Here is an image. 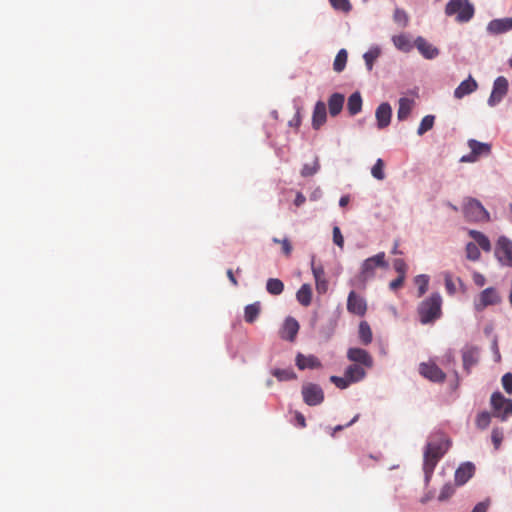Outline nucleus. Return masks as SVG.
Here are the masks:
<instances>
[{
	"label": "nucleus",
	"instance_id": "obj_1",
	"mask_svg": "<svg viewBox=\"0 0 512 512\" xmlns=\"http://www.w3.org/2000/svg\"><path fill=\"white\" fill-rule=\"evenodd\" d=\"M448 449V445L444 440L441 441H433L429 442L426 445V449L424 451V463L423 470L425 473V482L429 483L433 471L438 463V461L442 458L445 452Z\"/></svg>",
	"mask_w": 512,
	"mask_h": 512
},
{
	"label": "nucleus",
	"instance_id": "obj_2",
	"mask_svg": "<svg viewBox=\"0 0 512 512\" xmlns=\"http://www.w3.org/2000/svg\"><path fill=\"white\" fill-rule=\"evenodd\" d=\"M417 312L422 324L425 325L435 322L442 315L441 295L439 293L431 294V296L419 304Z\"/></svg>",
	"mask_w": 512,
	"mask_h": 512
},
{
	"label": "nucleus",
	"instance_id": "obj_3",
	"mask_svg": "<svg viewBox=\"0 0 512 512\" xmlns=\"http://www.w3.org/2000/svg\"><path fill=\"white\" fill-rule=\"evenodd\" d=\"M465 218L471 222H488L490 215L483 205L474 198H466L463 204Z\"/></svg>",
	"mask_w": 512,
	"mask_h": 512
},
{
	"label": "nucleus",
	"instance_id": "obj_4",
	"mask_svg": "<svg viewBox=\"0 0 512 512\" xmlns=\"http://www.w3.org/2000/svg\"><path fill=\"white\" fill-rule=\"evenodd\" d=\"M445 13L448 16L457 13L458 22H468L474 15V8L468 0H450L446 5Z\"/></svg>",
	"mask_w": 512,
	"mask_h": 512
},
{
	"label": "nucleus",
	"instance_id": "obj_5",
	"mask_svg": "<svg viewBox=\"0 0 512 512\" xmlns=\"http://www.w3.org/2000/svg\"><path fill=\"white\" fill-rule=\"evenodd\" d=\"M468 147L471 152L468 155H463L460 158V162L462 163H474L477 162L481 157H486L491 154V144L479 142L475 139H469Z\"/></svg>",
	"mask_w": 512,
	"mask_h": 512
},
{
	"label": "nucleus",
	"instance_id": "obj_6",
	"mask_svg": "<svg viewBox=\"0 0 512 512\" xmlns=\"http://www.w3.org/2000/svg\"><path fill=\"white\" fill-rule=\"evenodd\" d=\"M491 406L495 417L506 420L512 414V400L505 398L500 392L491 396Z\"/></svg>",
	"mask_w": 512,
	"mask_h": 512
},
{
	"label": "nucleus",
	"instance_id": "obj_7",
	"mask_svg": "<svg viewBox=\"0 0 512 512\" xmlns=\"http://www.w3.org/2000/svg\"><path fill=\"white\" fill-rule=\"evenodd\" d=\"M501 302V297L497 290L493 287L484 289L474 300V308L476 311H483L486 307L497 305Z\"/></svg>",
	"mask_w": 512,
	"mask_h": 512
},
{
	"label": "nucleus",
	"instance_id": "obj_8",
	"mask_svg": "<svg viewBox=\"0 0 512 512\" xmlns=\"http://www.w3.org/2000/svg\"><path fill=\"white\" fill-rule=\"evenodd\" d=\"M302 396L304 402L309 406L319 405L324 400L322 388L314 383H307L303 385Z\"/></svg>",
	"mask_w": 512,
	"mask_h": 512
},
{
	"label": "nucleus",
	"instance_id": "obj_9",
	"mask_svg": "<svg viewBox=\"0 0 512 512\" xmlns=\"http://www.w3.org/2000/svg\"><path fill=\"white\" fill-rule=\"evenodd\" d=\"M388 267L384 258H366L361 267L360 280L366 282L375 275L378 268L386 269Z\"/></svg>",
	"mask_w": 512,
	"mask_h": 512
},
{
	"label": "nucleus",
	"instance_id": "obj_10",
	"mask_svg": "<svg viewBox=\"0 0 512 512\" xmlns=\"http://www.w3.org/2000/svg\"><path fill=\"white\" fill-rule=\"evenodd\" d=\"M420 374L430 381L442 383L446 379V374L433 362H423L419 365Z\"/></svg>",
	"mask_w": 512,
	"mask_h": 512
},
{
	"label": "nucleus",
	"instance_id": "obj_11",
	"mask_svg": "<svg viewBox=\"0 0 512 512\" xmlns=\"http://www.w3.org/2000/svg\"><path fill=\"white\" fill-rule=\"evenodd\" d=\"M347 310L351 314L364 316L367 311V302L355 291H351L347 298Z\"/></svg>",
	"mask_w": 512,
	"mask_h": 512
},
{
	"label": "nucleus",
	"instance_id": "obj_12",
	"mask_svg": "<svg viewBox=\"0 0 512 512\" xmlns=\"http://www.w3.org/2000/svg\"><path fill=\"white\" fill-rule=\"evenodd\" d=\"M508 92V81L505 77L499 76L493 83V89L488 99L490 106L498 104Z\"/></svg>",
	"mask_w": 512,
	"mask_h": 512
},
{
	"label": "nucleus",
	"instance_id": "obj_13",
	"mask_svg": "<svg viewBox=\"0 0 512 512\" xmlns=\"http://www.w3.org/2000/svg\"><path fill=\"white\" fill-rule=\"evenodd\" d=\"M463 368L467 373H470L471 368L479 361V348L472 345H466L462 349Z\"/></svg>",
	"mask_w": 512,
	"mask_h": 512
},
{
	"label": "nucleus",
	"instance_id": "obj_14",
	"mask_svg": "<svg viewBox=\"0 0 512 512\" xmlns=\"http://www.w3.org/2000/svg\"><path fill=\"white\" fill-rule=\"evenodd\" d=\"M347 358L352 362L359 363L368 368L373 365L371 355L362 348H350L347 352Z\"/></svg>",
	"mask_w": 512,
	"mask_h": 512
},
{
	"label": "nucleus",
	"instance_id": "obj_15",
	"mask_svg": "<svg viewBox=\"0 0 512 512\" xmlns=\"http://www.w3.org/2000/svg\"><path fill=\"white\" fill-rule=\"evenodd\" d=\"M299 331V323L293 317H287L280 332V336L284 340L293 342Z\"/></svg>",
	"mask_w": 512,
	"mask_h": 512
},
{
	"label": "nucleus",
	"instance_id": "obj_16",
	"mask_svg": "<svg viewBox=\"0 0 512 512\" xmlns=\"http://www.w3.org/2000/svg\"><path fill=\"white\" fill-rule=\"evenodd\" d=\"M487 30L491 34H502L512 30V17L490 21Z\"/></svg>",
	"mask_w": 512,
	"mask_h": 512
},
{
	"label": "nucleus",
	"instance_id": "obj_17",
	"mask_svg": "<svg viewBox=\"0 0 512 512\" xmlns=\"http://www.w3.org/2000/svg\"><path fill=\"white\" fill-rule=\"evenodd\" d=\"M392 109L388 103H382L376 109V120L379 129H383L390 124Z\"/></svg>",
	"mask_w": 512,
	"mask_h": 512
},
{
	"label": "nucleus",
	"instance_id": "obj_18",
	"mask_svg": "<svg viewBox=\"0 0 512 512\" xmlns=\"http://www.w3.org/2000/svg\"><path fill=\"white\" fill-rule=\"evenodd\" d=\"M415 46L426 59H433L439 54V50L421 36L416 38Z\"/></svg>",
	"mask_w": 512,
	"mask_h": 512
},
{
	"label": "nucleus",
	"instance_id": "obj_19",
	"mask_svg": "<svg viewBox=\"0 0 512 512\" xmlns=\"http://www.w3.org/2000/svg\"><path fill=\"white\" fill-rule=\"evenodd\" d=\"M326 118V104L323 101L316 102L312 115L313 128L319 129L326 122Z\"/></svg>",
	"mask_w": 512,
	"mask_h": 512
},
{
	"label": "nucleus",
	"instance_id": "obj_20",
	"mask_svg": "<svg viewBox=\"0 0 512 512\" xmlns=\"http://www.w3.org/2000/svg\"><path fill=\"white\" fill-rule=\"evenodd\" d=\"M475 467L472 463L467 462L458 467L455 472V482L458 485L465 484L474 474Z\"/></svg>",
	"mask_w": 512,
	"mask_h": 512
},
{
	"label": "nucleus",
	"instance_id": "obj_21",
	"mask_svg": "<svg viewBox=\"0 0 512 512\" xmlns=\"http://www.w3.org/2000/svg\"><path fill=\"white\" fill-rule=\"evenodd\" d=\"M477 88V82L472 78V76H469L468 79L462 81L454 90V97L462 99L464 96L473 93Z\"/></svg>",
	"mask_w": 512,
	"mask_h": 512
},
{
	"label": "nucleus",
	"instance_id": "obj_22",
	"mask_svg": "<svg viewBox=\"0 0 512 512\" xmlns=\"http://www.w3.org/2000/svg\"><path fill=\"white\" fill-rule=\"evenodd\" d=\"M296 365L300 370H304L306 368L314 369L321 367V363L317 357L313 355L305 356L300 353L296 357Z\"/></svg>",
	"mask_w": 512,
	"mask_h": 512
},
{
	"label": "nucleus",
	"instance_id": "obj_23",
	"mask_svg": "<svg viewBox=\"0 0 512 512\" xmlns=\"http://www.w3.org/2000/svg\"><path fill=\"white\" fill-rule=\"evenodd\" d=\"M344 95L340 93H333L328 99V108L331 116H337L343 109Z\"/></svg>",
	"mask_w": 512,
	"mask_h": 512
},
{
	"label": "nucleus",
	"instance_id": "obj_24",
	"mask_svg": "<svg viewBox=\"0 0 512 512\" xmlns=\"http://www.w3.org/2000/svg\"><path fill=\"white\" fill-rule=\"evenodd\" d=\"M414 106V101L412 99L403 97L399 99V107L397 111V117L400 121H403L408 118L410 115L412 108Z\"/></svg>",
	"mask_w": 512,
	"mask_h": 512
},
{
	"label": "nucleus",
	"instance_id": "obj_25",
	"mask_svg": "<svg viewBox=\"0 0 512 512\" xmlns=\"http://www.w3.org/2000/svg\"><path fill=\"white\" fill-rule=\"evenodd\" d=\"M365 375V370L357 364L348 366L345 371V376L350 380L351 383L362 380Z\"/></svg>",
	"mask_w": 512,
	"mask_h": 512
},
{
	"label": "nucleus",
	"instance_id": "obj_26",
	"mask_svg": "<svg viewBox=\"0 0 512 512\" xmlns=\"http://www.w3.org/2000/svg\"><path fill=\"white\" fill-rule=\"evenodd\" d=\"M362 97L359 92H354L348 98L347 110L350 115L354 116L361 111Z\"/></svg>",
	"mask_w": 512,
	"mask_h": 512
},
{
	"label": "nucleus",
	"instance_id": "obj_27",
	"mask_svg": "<svg viewBox=\"0 0 512 512\" xmlns=\"http://www.w3.org/2000/svg\"><path fill=\"white\" fill-rule=\"evenodd\" d=\"M296 298L298 302L307 307L311 304L312 301V289L309 284H303L300 289L297 291Z\"/></svg>",
	"mask_w": 512,
	"mask_h": 512
},
{
	"label": "nucleus",
	"instance_id": "obj_28",
	"mask_svg": "<svg viewBox=\"0 0 512 512\" xmlns=\"http://www.w3.org/2000/svg\"><path fill=\"white\" fill-rule=\"evenodd\" d=\"M395 47L403 52H409L413 48L410 38L406 34L395 35L392 38Z\"/></svg>",
	"mask_w": 512,
	"mask_h": 512
},
{
	"label": "nucleus",
	"instance_id": "obj_29",
	"mask_svg": "<svg viewBox=\"0 0 512 512\" xmlns=\"http://www.w3.org/2000/svg\"><path fill=\"white\" fill-rule=\"evenodd\" d=\"M470 236L474 239L476 244L485 252L489 253L491 251V244L489 239L481 232L471 230Z\"/></svg>",
	"mask_w": 512,
	"mask_h": 512
},
{
	"label": "nucleus",
	"instance_id": "obj_30",
	"mask_svg": "<svg viewBox=\"0 0 512 512\" xmlns=\"http://www.w3.org/2000/svg\"><path fill=\"white\" fill-rule=\"evenodd\" d=\"M496 254L512 256V241L505 236L499 237L496 245Z\"/></svg>",
	"mask_w": 512,
	"mask_h": 512
},
{
	"label": "nucleus",
	"instance_id": "obj_31",
	"mask_svg": "<svg viewBox=\"0 0 512 512\" xmlns=\"http://www.w3.org/2000/svg\"><path fill=\"white\" fill-rule=\"evenodd\" d=\"M260 303L255 302L253 304H249L245 307L244 310V319L247 323H253L260 314Z\"/></svg>",
	"mask_w": 512,
	"mask_h": 512
},
{
	"label": "nucleus",
	"instance_id": "obj_32",
	"mask_svg": "<svg viewBox=\"0 0 512 512\" xmlns=\"http://www.w3.org/2000/svg\"><path fill=\"white\" fill-rule=\"evenodd\" d=\"M359 339L364 345H368L372 342V330L366 321H362L359 324Z\"/></svg>",
	"mask_w": 512,
	"mask_h": 512
},
{
	"label": "nucleus",
	"instance_id": "obj_33",
	"mask_svg": "<svg viewBox=\"0 0 512 512\" xmlns=\"http://www.w3.org/2000/svg\"><path fill=\"white\" fill-rule=\"evenodd\" d=\"M266 289L272 295H280L284 290V284L277 278H270L267 281Z\"/></svg>",
	"mask_w": 512,
	"mask_h": 512
},
{
	"label": "nucleus",
	"instance_id": "obj_34",
	"mask_svg": "<svg viewBox=\"0 0 512 512\" xmlns=\"http://www.w3.org/2000/svg\"><path fill=\"white\" fill-rule=\"evenodd\" d=\"M347 58H348V54H347V51L345 49H341L335 59H334V63H333V69L336 71V72H342L346 66V63H347Z\"/></svg>",
	"mask_w": 512,
	"mask_h": 512
},
{
	"label": "nucleus",
	"instance_id": "obj_35",
	"mask_svg": "<svg viewBox=\"0 0 512 512\" xmlns=\"http://www.w3.org/2000/svg\"><path fill=\"white\" fill-rule=\"evenodd\" d=\"M272 375L275 376L279 381H289L296 378V374L292 369H274Z\"/></svg>",
	"mask_w": 512,
	"mask_h": 512
},
{
	"label": "nucleus",
	"instance_id": "obj_36",
	"mask_svg": "<svg viewBox=\"0 0 512 512\" xmlns=\"http://www.w3.org/2000/svg\"><path fill=\"white\" fill-rule=\"evenodd\" d=\"M435 121V117L433 115H426L420 122V125L417 130V134L419 136H422L427 131L431 130L433 128Z\"/></svg>",
	"mask_w": 512,
	"mask_h": 512
},
{
	"label": "nucleus",
	"instance_id": "obj_37",
	"mask_svg": "<svg viewBox=\"0 0 512 512\" xmlns=\"http://www.w3.org/2000/svg\"><path fill=\"white\" fill-rule=\"evenodd\" d=\"M415 284L418 287V296H423L428 290L429 277L427 275H418L415 277Z\"/></svg>",
	"mask_w": 512,
	"mask_h": 512
},
{
	"label": "nucleus",
	"instance_id": "obj_38",
	"mask_svg": "<svg viewBox=\"0 0 512 512\" xmlns=\"http://www.w3.org/2000/svg\"><path fill=\"white\" fill-rule=\"evenodd\" d=\"M371 174L377 180H383L385 178L384 162L382 159H377L376 163L373 165L371 169Z\"/></svg>",
	"mask_w": 512,
	"mask_h": 512
},
{
	"label": "nucleus",
	"instance_id": "obj_39",
	"mask_svg": "<svg viewBox=\"0 0 512 512\" xmlns=\"http://www.w3.org/2000/svg\"><path fill=\"white\" fill-rule=\"evenodd\" d=\"M380 54V51L378 48H375V49H372V50H369L368 52H366L364 54V60H365V63H366V66H367V69L369 71L372 70L373 68V63L374 61L377 59V57L379 56Z\"/></svg>",
	"mask_w": 512,
	"mask_h": 512
},
{
	"label": "nucleus",
	"instance_id": "obj_40",
	"mask_svg": "<svg viewBox=\"0 0 512 512\" xmlns=\"http://www.w3.org/2000/svg\"><path fill=\"white\" fill-rule=\"evenodd\" d=\"M490 421H491L490 414L486 411H483V412L479 413L476 417V426L482 430L486 429L489 426Z\"/></svg>",
	"mask_w": 512,
	"mask_h": 512
},
{
	"label": "nucleus",
	"instance_id": "obj_41",
	"mask_svg": "<svg viewBox=\"0 0 512 512\" xmlns=\"http://www.w3.org/2000/svg\"><path fill=\"white\" fill-rule=\"evenodd\" d=\"M455 492V487L452 483H446L440 491L438 500L443 502L448 500Z\"/></svg>",
	"mask_w": 512,
	"mask_h": 512
},
{
	"label": "nucleus",
	"instance_id": "obj_42",
	"mask_svg": "<svg viewBox=\"0 0 512 512\" xmlns=\"http://www.w3.org/2000/svg\"><path fill=\"white\" fill-rule=\"evenodd\" d=\"M319 162L318 159H315V161L312 164H305L302 167L301 175L303 177H308L314 175L319 170Z\"/></svg>",
	"mask_w": 512,
	"mask_h": 512
},
{
	"label": "nucleus",
	"instance_id": "obj_43",
	"mask_svg": "<svg viewBox=\"0 0 512 512\" xmlns=\"http://www.w3.org/2000/svg\"><path fill=\"white\" fill-rule=\"evenodd\" d=\"M393 19L396 23H398L402 27H406L408 24V15L402 9H395Z\"/></svg>",
	"mask_w": 512,
	"mask_h": 512
},
{
	"label": "nucleus",
	"instance_id": "obj_44",
	"mask_svg": "<svg viewBox=\"0 0 512 512\" xmlns=\"http://www.w3.org/2000/svg\"><path fill=\"white\" fill-rule=\"evenodd\" d=\"M332 7L342 12H349L351 10V4L349 0H330Z\"/></svg>",
	"mask_w": 512,
	"mask_h": 512
},
{
	"label": "nucleus",
	"instance_id": "obj_45",
	"mask_svg": "<svg viewBox=\"0 0 512 512\" xmlns=\"http://www.w3.org/2000/svg\"><path fill=\"white\" fill-rule=\"evenodd\" d=\"M444 283L445 288L448 294L453 295L456 293V285L454 283V280L452 278V275L449 272H444Z\"/></svg>",
	"mask_w": 512,
	"mask_h": 512
},
{
	"label": "nucleus",
	"instance_id": "obj_46",
	"mask_svg": "<svg viewBox=\"0 0 512 512\" xmlns=\"http://www.w3.org/2000/svg\"><path fill=\"white\" fill-rule=\"evenodd\" d=\"M330 381L340 389H345L351 384L350 380L346 376H331Z\"/></svg>",
	"mask_w": 512,
	"mask_h": 512
},
{
	"label": "nucleus",
	"instance_id": "obj_47",
	"mask_svg": "<svg viewBox=\"0 0 512 512\" xmlns=\"http://www.w3.org/2000/svg\"><path fill=\"white\" fill-rule=\"evenodd\" d=\"M394 269L398 273V276L406 277L407 264L402 259H397L394 262Z\"/></svg>",
	"mask_w": 512,
	"mask_h": 512
},
{
	"label": "nucleus",
	"instance_id": "obj_48",
	"mask_svg": "<svg viewBox=\"0 0 512 512\" xmlns=\"http://www.w3.org/2000/svg\"><path fill=\"white\" fill-rule=\"evenodd\" d=\"M502 386L504 390L508 393H512V373H506L502 377Z\"/></svg>",
	"mask_w": 512,
	"mask_h": 512
},
{
	"label": "nucleus",
	"instance_id": "obj_49",
	"mask_svg": "<svg viewBox=\"0 0 512 512\" xmlns=\"http://www.w3.org/2000/svg\"><path fill=\"white\" fill-rule=\"evenodd\" d=\"M274 242L281 245V253L288 255L292 252V245L288 239H283L281 241L274 239Z\"/></svg>",
	"mask_w": 512,
	"mask_h": 512
},
{
	"label": "nucleus",
	"instance_id": "obj_50",
	"mask_svg": "<svg viewBox=\"0 0 512 512\" xmlns=\"http://www.w3.org/2000/svg\"><path fill=\"white\" fill-rule=\"evenodd\" d=\"M311 268L315 279L325 276L324 269L321 265H318L314 259L311 261Z\"/></svg>",
	"mask_w": 512,
	"mask_h": 512
},
{
	"label": "nucleus",
	"instance_id": "obj_51",
	"mask_svg": "<svg viewBox=\"0 0 512 512\" xmlns=\"http://www.w3.org/2000/svg\"><path fill=\"white\" fill-rule=\"evenodd\" d=\"M333 242L339 246V247H343V244H344V238L342 236V233L340 231V228L338 226H335L333 228Z\"/></svg>",
	"mask_w": 512,
	"mask_h": 512
},
{
	"label": "nucleus",
	"instance_id": "obj_52",
	"mask_svg": "<svg viewBox=\"0 0 512 512\" xmlns=\"http://www.w3.org/2000/svg\"><path fill=\"white\" fill-rule=\"evenodd\" d=\"M315 283H316V289H317L318 293H325L327 291L328 282H327L325 276L315 279Z\"/></svg>",
	"mask_w": 512,
	"mask_h": 512
},
{
	"label": "nucleus",
	"instance_id": "obj_53",
	"mask_svg": "<svg viewBox=\"0 0 512 512\" xmlns=\"http://www.w3.org/2000/svg\"><path fill=\"white\" fill-rule=\"evenodd\" d=\"M491 438H492V442L495 446V449H498L501 445V442L503 440V434L501 431H499L498 429H494L492 431V435H491Z\"/></svg>",
	"mask_w": 512,
	"mask_h": 512
},
{
	"label": "nucleus",
	"instance_id": "obj_54",
	"mask_svg": "<svg viewBox=\"0 0 512 512\" xmlns=\"http://www.w3.org/2000/svg\"><path fill=\"white\" fill-rule=\"evenodd\" d=\"M294 418H295V425L300 427V428H305L306 427V420H305V417L302 413L298 412V411H295L294 412Z\"/></svg>",
	"mask_w": 512,
	"mask_h": 512
},
{
	"label": "nucleus",
	"instance_id": "obj_55",
	"mask_svg": "<svg viewBox=\"0 0 512 512\" xmlns=\"http://www.w3.org/2000/svg\"><path fill=\"white\" fill-rule=\"evenodd\" d=\"M405 278L402 276H398L396 279L390 282L389 287L391 290L395 291L403 286Z\"/></svg>",
	"mask_w": 512,
	"mask_h": 512
},
{
	"label": "nucleus",
	"instance_id": "obj_56",
	"mask_svg": "<svg viewBox=\"0 0 512 512\" xmlns=\"http://www.w3.org/2000/svg\"><path fill=\"white\" fill-rule=\"evenodd\" d=\"M358 419H359V414L355 415V416L353 417V419H352L350 422H348L345 426H343V425H337V426H336V427H334V429H333L332 436H334V434H335L336 432L343 430L345 427H349V426L353 425L355 422H357V421H358Z\"/></svg>",
	"mask_w": 512,
	"mask_h": 512
},
{
	"label": "nucleus",
	"instance_id": "obj_57",
	"mask_svg": "<svg viewBox=\"0 0 512 512\" xmlns=\"http://www.w3.org/2000/svg\"><path fill=\"white\" fill-rule=\"evenodd\" d=\"M473 281H474V283L477 286L482 287V286L485 285L486 279H485V277L482 274L474 273L473 274Z\"/></svg>",
	"mask_w": 512,
	"mask_h": 512
},
{
	"label": "nucleus",
	"instance_id": "obj_58",
	"mask_svg": "<svg viewBox=\"0 0 512 512\" xmlns=\"http://www.w3.org/2000/svg\"><path fill=\"white\" fill-rule=\"evenodd\" d=\"M467 253H468V256H479V251H478L477 245L474 243H469L467 245Z\"/></svg>",
	"mask_w": 512,
	"mask_h": 512
},
{
	"label": "nucleus",
	"instance_id": "obj_59",
	"mask_svg": "<svg viewBox=\"0 0 512 512\" xmlns=\"http://www.w3.org/2000/svg\"><path fill=\"white\" fill-rule=\"evenodd\" d=\"M488 509V503L486 502H479L475 505L473 510L471 512H487Z\"/></svg>",
	"mask_w": 512,
	"mask_h": 512
},
{
	"label": "nucleus",
	"instance_id": "obj_60",
	"mask_svg": "<svg viewBox=\"0 0 512 512\" xmlns=\"http://www.w3.org/2000/svg\"><path fill=\"white\" fill-rule=\"evenodd\" d=\"M305 201H306L305 196L301 192H298L296 194V197L294 200L295 206L300 207L301 205H303L305 203Z\"/></svg>",
	"mask_w": 512,
	"mask_h": 512
},
{
	"label": "nucleus",
	"instance_id": "obj_61",
	"mask_svg": "<svg viewBox=\"0 0 512 512\" xmlns=\"http://www.w3.org/2000/svg\"><path fill=\"white\" fill-rule=\"evenodd\" d=\"M227 276H228L229 280L231 281V283H232L233 285H235V286H236V285L238 284V282H237V280H236V278H235V276H234V273H233L232 269H228V270H227Z\"/></svg>",
	"mask_w": 512,
	"mask_h": 512
},
{
	"label": "nucleus",
	"instance_id": "obj_62",
	"mask_svg": "<svg viewBox=\"0 0 512 512\" xmlns=\"http://www.w3.org/2000/svg\"><path fill=\"white\" fill-rule=\"evenodd\" d=\"M349 196L345 195V196H342L339 200V205L341 207H345L348 203H349Z\"/></svg>",
	"mask_w": 512,
	"mask_h": 512
},
{
	"label": "nucleus",
	"instance_id": "obj_63",
	"mask_svg": "<svg viewBox=\"0 0 512 512\" xmlns=\"http://www.w3.org/2000/svg\"><path fill=\"white\" fill-rule=\"evenodd\" d=\"M502 265H508L512 267V257L509 258H499Z\"/></svg>",
	"mask_w": 512,
	"mask_h": 512
},
{
	"label": "nucleus",
	"instance_id": "obj_64",
	"mask_svg": "<svg viewBox=\"0 0 512 512\" xmlns=\"http://www.w3.org/2000/svg\"><path fill=\"white\" fill-rule=\"evenodd\" d=\"M508 63H509V66L512 68V57L509 59Z\"/></svg>",
	"mask_w": 512,
	"mask_h": 512
}]
</instances>
